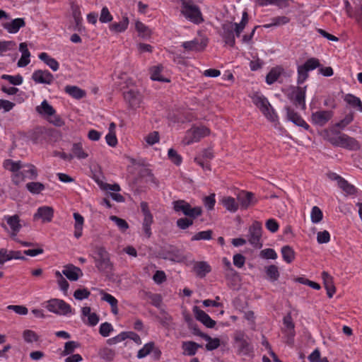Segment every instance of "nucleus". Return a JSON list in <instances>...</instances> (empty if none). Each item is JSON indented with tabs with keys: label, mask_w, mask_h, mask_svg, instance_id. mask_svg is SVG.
I'll list each match as a JSON object with an SVG mask.
<instances>
[{
	"label": "nucleus",
	"mask_w": 362,
	"mask_h": 362,
	"mask_svg": "<svg viewBox=\"0 0 362 362\" xmlns=\"http://www.w3.org/2000/svg\"><path fill=\"white\" fill-rule=\"evenodd\" d=\"M4 167L13 173L12 180L16 185H18L24 180L25 177L30 179H35L37 177V170L35 165L30 163H23L21 161L6 160Z\"/></svg>",
	"instance_id": "nucleus-1"
},
{
	"label": "nucleus",
	"mask_w": 362,
	"mask_h": 362,
	"mask_svg": "<svg viewBox=\"0 0 362 362\" xmlns=\"http://www.w3.org/2000/svg\"><path fill=\"white\" fill-rule=\"evenodd\" d=\"M247 22L248 15L246 11H244L243 13L242 21L240 23L228 22L223 24L221 36L224 40V42L230 46L233 47L235 42L234 32L235 33V35L239 37Z\"/></svg>",
	"instance_id": "nucleus-2"
},
{
	"label": "nucleus",
	"mask_w": 362,
	"mask_h": 362,
	"mask_svg": "<svg viewBox=\"0 0 362 362\" xmlns=\"http://www.w3.org/2000/svg\"><path fill=\"white\" fill-rule=\"evenodd\" d=\"M253 103L259 109L264 117L272 122H276L278 117L268 100L262 94L255 93L252 96Z\"/></svg>",
	"instance_id": "nucleus-3"
},
{
	"label": "nucleus",
	"mask_w": 362,
	"mask_h": 362,
	"mask_svg": "<svg viewBox=\"0 0 362 362\" xmlns=\"http://www.w3.org/2000/svg\"><path fill=\"white\" fill-rule=\"evenodd\" d=\"M210 133V129L204 126H194L186 132L182 143L183 145L187 146L199 142L202 138L209 136Z\"/></svg>",
	"instance_id": "nucleus-4"
},
{
	"label": "nucleus",
	"mask_w": 362,
	"mask_h": 362,
	"mask_svg": "<svg viewBox=\"0 0 362 362\" xmlns=\"http://www.w3.org/2000/svg\"><path fill=\"white\" fill-rule=\"evenodd\" d=\"M181 13L187 19L197 24L204 21L199 8L191 0H181Z\"/></svg>",
	"instance_id": "nucleus-5"
},
{
	"label": "nucleus",
	"mask_w": 362,
	"mask_h": 362,
	"mask_svg": "<svg viewBox=\"0 0 362 362\" xmlns=\"http://www.w3.org/2000/svg\"><path fill=\"white\" fill-rule=\"evenodd\" d=\"M235 346L239 355L249 356L253 351L249 337L243 331H236L233 336Z\"/></svg>",
	"instance_id": "nucleus-6"
},
{
	"label": "nucleus",
	"mask_w": 362,
	"mask_h": 362,
	"mask_svg": "<svg viewBox=\"0 0 362 362\" xmlns=\"http://www.w3.org/2000/svg\"><path fill=\"white\" fill-rule=\"evenodd\" d=\"M97 257L95 259V267L100 272L109 273L112 270L113 264L110 261V255L103 247L96 248Z\"/></svg>",
	"instance_id": "nucleus-7"
},
{
	"label": "nucleus",
	"mask_w": 362,
	"mask_h": 362,
	"mask_svg": "<svg viewBox=\"0 0 362 362\" xmlns=\"http://www.w3.org/2000/svg\"><path fill=\"white\" fill-rule=\"evenodd\" d=\"M329 142L337 146L348 148L349 150H357L359 148L358 141L344 134H337L329 139Z\"/></svg>",
	"instance_id": "nucleus-8"
},
{
	"label": "nucleus",
	"mask_w": 362,
	"mask_h": 362,
	"mask_svg": "<svg viewBox=\"0 0 362 362\" xmlns=\"http://www.w3.org/2000/svg\"><path fill=\"white\" fill-rule=\"evenodd\" d=\"M262 230V224L258 221L253 222L248 229L247 240L252 246L257 249L261 248L263 245Z\"/></svg>",
	"instance_id": "nucleus-9"
},
{
	"label": "nucleus",
	"mask_w": 362,
	"mask_h": 362,
	"mask_svg": "<svg viewBox=\"0 0 362 362\" xmlns=\"http://www.w3.org/2000/svg\"><path fill=\"white\" fill-rule=\"evenodd\" d=\"M320 66V62L316 58L308 59L303 65L298 66V84H301L308 78V72Z\"/></svg>",
	"instance_id": "nucleus-10"
},
{
	"label": "nucleus",
	"mask_w": 362,
	"mask_h": 362,
	"mask_svg": "<svg viewBox=\"0 0 362 362\" xmlns=\"http://www.w3.org/2000/svg\"><path fill=\"white\" fill-rule=\"evenodd\" d=\"M334 116L332 110H317L311 114V122L314 125L324 127Z\"/></svg>",
	"instance_id": "nucleus-11"
},
{
	"label": "nucleus",
	"mask_w": 362,
	"mask_h": 362,
	"mask_svg": "<svg viewBox=\"0 0 362 362\" xmlns=\"http://www.w3.org/2000/svg\"><path fill=\"white\" fill-rule=\"evenodd\" d=\"M46 308L49 311L57 315H64L71 312L70 305L59 299H52L49 300Z\"/></svg>",
	"instance_id": "nucleus-12"
},
{
	"label": "nucleus",
	"mask_w": 362,
	"mask_h": 362,
	"mask_svg": "<svg viewBox=\"0 0 362 362\" xmlns=\"http://www.w3.org/2000/svg\"><path fill=\"white\" fill-rule=\"evenodd\" d=\"M208 43L207 37L200 36L192 40L184 42L182 44L183 48L188 52H202L206 48Z\"/></svg>",
	"instance_id": "nucleus-13"
},
{
	"label": "nucleus",
	"mask_w": 362,
	"mask_h": 362,
	"mask_svg": "<svg viewBox=\"0 0 362 362\" xmlns=\"http://www.w3.org/2000/svg\"><path fill=\"white\" fill-rule=\"evenodd\" d=\"M4 219L6 221V223L10 228V237L17 240L16 236L21 229L22 228L21 220L18 214L12 216H5Z\"/></svg>",
	"instance_id": "nucleus-14"
},
{
	"label": "nucleus",
	"mask_w": 362,
	"mask_h": 362,
	"mask_svg": "<svg viewBox=\"0 0 362 362\" xmlns=\"http://www.w3.org/2000/svg\"><path fill=\"white\" fill-rule=\"evenodd\" d=\"M124 98L132 109L139 107L143 100L141 94L132 88L124 92Z\"/></svg>",
	"instance_id": "nucleus-15"
},
{
	"label": "nucleus",
	"mask_w": 362,
	"mask_h": 362,
	"mask_svg": "<svg viewBox=\"0 0 362 362\" xmlns=\"http://www.w3.org/2000/svg\"><path fill=\"white\" fill-rule=\"evenodd\" d=\"M12 259H25L22 255L21 252L18 250H8L5 248L0 249V265H3L6 262Z\"/></svg>",
	"instance_id": "nucleus-16"
},
{
	"label": "nucleus",
	"mask_w": 362,
	"mask_h": 362,
	"mask_svg": "<svg viewBox=\"0 0 362 362\" xmlns=\"http://www.w3.org/2000/svg\"><path fill=\"white\" fill-rule=\"evenodd\" d=\"M33 80L37 83L50 84L54 80L53 75L48 71L37 70L32 75Z\"/></svg>",
	"instance_id": "nucleus-17"
},
{
	"label": "nucleus",
	"mask_w": 362,
	"mask_h": 362,
	"mask_svg": "<svg viewBox=\"0 0 362 362\" xmlns=\"http://www.w3.org/2000/svg\"><path fill=\"white\" fill-rule=\"evenodd\" d=\"M193 312L197 320L203 323L206 327L212 328L215 326L216 322L212 320L208 314L200 310L198 307L194 306Z\"/></svg>",
	"instance_id": "nucleus-18"
},
{
	"label": "nucleus",
	"mask_w": 362,
	"mask_h": 362,
	"mask_svg": "<svg viewBox=\"0 0 362 362\" xmlns=\"http://www.w3.org/2000/svg\"><path fill=\"white\" fill-rule=\"evenodd\" d=\"M62 274L65 275L70 281H77L82 276L81 270L73 264L65 265Z\"/></svg>",
	"instance_id": "nucleus-19"
},
{
	"label": "nucleus",
	"mask_w": 362,
	"mask_h": 362,
	"mask_svg": "<svg viewBox=\"0 0 362 362\" xmlns=\"http://www.w3.org/2000/svg\"><path fill=\"white\" fill-rule=\"evenodd\" d=\"M54 214L53 209L50 206L40 207L34 215V218H41L43 222H50Z\"/></svg>",
	"instance_id": "nucleus-20"
},
{
	"label": "nucleus",
	"mask_w": 362,
	"mask_h": 362,
	"mask_svg": "<svg viewBox=\"0 0 362 362\" xmlns=\"http://www.w3.org/2000/svg\"><path fill=\"white\" fill-rule=\"evenodd\" d=\"M322 278L328 297L332 298L333 295L336 292V288L334 284L332 276H331L327 272H323L322 273Z\"/></svg>",
	"instance_id": "nucleus-21"
},
{
	"label": "nucleus",
	"mask_w": 362,
	"mask_h": 362,
	"mask_svg": "<svg viewBox=\"0 0 362 362\" xmlns=\"http://www.w3.org/2000/svg\"><path fill=\"white\" fill-rule=\"evenodd\" d=\"M194 334L202 337L207 341L206 349L208 351L214 350L220 346V340L218 338H211L209 335L199 332L196 328H194Z\"/></svg>",
	"instance_id": "nucleus-22"
},
{
	"label": "nucleus",
	"mask_w": 362,
	"mask_h": 362,
	"mask_svg": "<svg viewBox=\"0 0 362 362\" xmlns=\"http://www.w3.org/2000/svg\"><path fill=\"white\" fill-rule=\"evenodd\" d=\"M25 25V22L23 18H18L13 20L11 22L5 23L3 25V27L9 33H16L18 32L21 28H23Z\"/></svg>",
	"instance_id": "nucleus-23"
},
{
	"label": "nucleus",
	"mask_w": 362,
	"mask_h": 362,
	"mask_svg": "<svg viewBox=\"0 0 362 362\" xmlns=\"http://www.w3.org/2000/svg\"><path fill=\"white\" fill-rule=\"evenodd\" d=\"M19 50L22 52V56L18 62V66L19 67H24L30 63V53L27 48V44L25 42H21L20 44Z\"/></svg>",
	"instance_id": "nucleus-24"
},
{
	"label": "nucleus",
	"mask_w": 362,
	"mask_h": 362,
	"mask_svg": "<svg viewBox=\"0 0 362 362\" xmlns=\"http://www.w3.org/2000/svg\"><path fill=\"white\" fill-rule=\"evenodd\" d=\"M35 110L37 112H38L45 119L47 118L49 115L54 114L55 111L54 107L50 105L46 100H43L40 105L37 106Z\"/></svg>",
	"instance_id": "nucleus-25"
},
{
	"label": "nucleus",
	"mask_w": 362,
	"mask_h": 362,
	"mask_svg": "<svg viewBox=\"0 0 362 362\" xmlns=\"http://www.w3.org/2000/svg\"><path fill=\"white\" fill-rule=\"evenodd\" d=\"M333 178L337 181L338 186L348 194H354L356 192L354 186L349 184L344 178L337 175H334Z\"/></svg>",
	"instance_id": "nucleus-26"
},
{
	"label": "nucleus",
	"mask_w": 362,
	"mask_h": 362,
	"mask_svg": "<svg viewBox=\"0 0 362 362\" xmlns=\"http://www.w3.org/2000/svg\"><path fill=\"white\" fill-rule=\"evenodd\" d=\"M288 119L299 127H304L305 129L309 128V125L303 119V118L296 112L287 108Z\"/></svg>",
	"instance_id": "nucleus-27"
},
{
	"label": "nucleus",
	"mask_w": 362,
	"mask_h": 362,
	"mask_svg": "<svg viewBox=\"0 0 362 362\" xmlns=\"http://www.w3.org/2000/svg\"><path fill=\"white\" fill-rule=\"evenodd\" d=\"M221 202L230 212L235 213L238 209V203L233 197H224L221 199Z\"/></svg>",
	"instance_id": "nucleus-28"
},
{
	"label": "nucleus",
	"mask_w": 362,
	"mask_h": 362,
	"mask_svg": "<svg viewBox=\"0 0 362 362\" xmlns=\"http://www.w3.org/2000/svg\"><path fill=\"white\" fill-rule=\"evenodd\" d=\"M182 347L184 350V354L194 356L196 354L197 349L202 347V345L192 341H184Z\"/></svg>",
	"instance_id": "nucleus-29"
},
{
	"label": "nucleus",
	"mask_w": 362,
	"mask_h": 362,
	"mask_svg": "<svg viewBox=\"0 0 362 362\" xmlns=\"http://www.w3.org/2000/svg\"><path fill=\"white\" fill-rule=\"evenodd\" d=\"M129 25V20L127 17H123L122 20L118 23H113L110 25V30L115 33H119L126 30Z\"/></svg>",
	"instance_id": "nucleus-30"
},
{
	"label": "nucleus",
	"mask_w": 362,
	"mask_h": 362,
	"mask_svg": "<svg viewBox=\"0 0 362 362\" xmlns=\"http://www.w3.org/2000/svg\"><path fill=\"white\" fill-rule=\"evenodd\" d=\"M163 67L162 65L153 66L150 68L151 79L162 82H169L170 81L163 78L160 73Z\"/></svg>",
	"instance_id": "nucleus-31"
},
{
	"label": "nucleus",
	"mask_w": 362,
	"mask_h": 362,
	"mask_svg": "<svg viewBox=\"0 0 362 362\" xmlns=\"http://www.w3.org/2000/svg\"><path fill=\"white\" fill-rule=\"evenodd\" d=\"M74 218L75 220V225H74V236L76 238H78L82 235V230H83V226L84 219L83 217L79 214L78 213H74Z\"/></svg>",
	"instance_id": "nucleus-32"
},
{
	"label": "nucleus",
	"mask_w": 362,
	"mask_h": 362,
	"mask_svg": "<svg viewBox=\"0 0 362 362\" xmlns=\"http://www.w3.org/2000/svg\"><path fill=\"white\" fill-rule=\"evenodd\" d=\"M344 101L352 107L362 112V103L358 97L352 94H347L344 97Z\"/></svg>",
	"instance_id": "nucleus-33"
},
{
	"label": "nucleus",
	"mask_w": 362,
	"mask_h": 362,
	"mask_svg": "<svg viewBox=\"0 0 362 362\" xmlns=\"http://www.w3.org/2000/svg\"><path fill=\"white\" fill-rule=\"evenodd\" d=\"M194 271L197 276L204 277L211 271L210 266L205 262H197L194 266Z\"/></svg>",
	"instance_id": "nucleus-34"
},
{
	"label": "nucleus",
	"mask_w": 362,
	"mask_h": 362,
	"mask_svg": "<svg viewBox=\"0 0 362 362\" xmlns=\"http://www.w3.org/2000/svg\"><path fill=\"white\" fill-rule=\"evenodd\" d=\"M254 194L252 192H242L238 194L237 198L243 208L246 209L252 203Z\"/></svg>",
	"instance_id": "nucleus-35"
},
{
	"label": "nucleus",
	"mask_w": 362,
	"mask_h": 362,
	"mask_svg": "<svg viewBox=\"0 0 362 362\" xmlns=\"http://www.w3.org/2000/svg\"><path fill=\"white\" fill-rule=\"evenodd\" d=\"M39 58L43 61L52 70L56 71L59 69V63L56 59L49 57L47 53L42 52L39 55Z\"/></svg>",
	"instance_id": "nucleus-36"
},
{
	"label": "nucleus",
	"mask_w": 362,
	"mask_h": 362,
	"mask_svg": "<svg viewBox=\"0 0 362 362\" xmlns=\"http://www.w3.org/2000/svg\"><path fill=\"white\" fill-rule=\"evenodd\" d=\"M306 88V86L303 88L297 87L293 93L296 102L300 105L303 109L305 108V98Z\"/></svg>",
	"instance_id": "nucleus-37"
},
{
	"label": "nucleus",
	"mask_w": 362,
	"mask_h": 362,
	"mask_svg": "<svg viewBox=\"0 0 362 362\" xmlns=\"http://www.w3.org/2000/svg\"><path fill=\"white\" fill-rule=\"evenodd\" d=\"M72 155L78 159H85L88 156L87 152H86L81 143H75L73 144L71 148Z\"/></svg>",
	"instance_id": "nucleus-38"
},
{
	"label": "nucleus",
	"mask_w": 362,
	"mask_h": 362,
	"mask_svg": "<svg viewBox=\"0 0 362 362\" xmlns=\"http://www.w3.org/2000/svg\"><path fill=\"white\" fill-rule=\"evenodd\" d=\"M282 68L279 66L274 67L271 69V71L269 72V74L266 76V82L271 85L273 83H274L278 78L280 76L281 72H282Z\"/></svg>",
	"instance_id": "nucleus-39"
},
{
	"label": "nucleus",
	"mask_w": 362,
	"mask_h": 362,
	"mask_svg": "<svg viewBox=\"0 0 362 362\" xmlns=\"http://www.w3.org/2000/svg\"><path fill=\"white\" fill-rule=\"evenodd\" d=\"M65 91L70 95L76 99H80L84 97L86 93L82 89L74 86H67L65 88Z\"/></svg>",
	"instance_id": "nucleus-40"
},
{
	"label": "nucleus",
	"mask_w": 362,
	"mask_h": 362,
	"mask_svg": "<svg viewBox=\"0 0 362 362\" xmlns=\"http://www.w3.org/2000/svg\"><path fill=\"white\" fill-rule=\"evenodd\" d=\"M191 205L185 200H177L173 202V209L176 212L182 211L184 215H187Z\"/></svg>",
	"instance_id": "nucleus-41"
},
{
	"label": "nucleus",
	"mask_w": 362,
	"mask_h": 362,
	"mask_svg": "<svg viewBox=\"0 0 362 362\" xmlns=\"http://www.w3.org/2000/svg\"><path fill=\"white\" fill-rule=\"evenodd\" d=\"M281 254L283 259L287 263H291L295 258V252L288 245L284 246L281 248Z\"/></svg>",
	"instance_id": "nucleus-42"
},
{
	"label": "nucleus",
	"mask_w": 362,
	"mask_h": 362,
	"mask_svg": "<svg viewBox=\"0 0 362 362\" xmlns=\"http://www.w3.org/2000/svg\"><path fill=\"white\" fill-rule=\"evenodd\" d=\"M284 325L285 326V332H287L288 334H291V336L294 335V323L293 322L291 315L288 313L284 317L283 320Z\"/></svg>",
	"instance_id": "nucleus-43"
},
{
	"label": "nucleus",
	"mask_w": 362,
	"mask_h": 362,
	"mask_svg": "<svg viewBox=\"0 0 362 362\" xmlns=\"http://www.w3.org/2000/svg\"><path fill=\"white\" fill-rule=\"evenodd\" d=\"M155 344L153 342H149L146 344L137 353L138 358H143L150 354L151 352L153 351Z\"/></svg>",
	"instance_id": "nucleus-44"
},
{
	"label": "nucleus",
	"mask_w": 362,
	"mask_h": 362,
	"mask_svg": "<svg viewBox=\"0 0 362 362\" xmlns=\"http://www.w3.org/2000/svg\"><path fill=\"white\" fill-rule=\"evenodd\" d=\"M289 18L286 16H277L272 19V23L264 25V28H269L272 26H280L289 22Z\"/></svg>",
	"instance_id": "nucleus-45"
},
{
	"label": "nucleus",
	"mask_w": 362,
	"mask_h": 362,
	"mask_svg": "<svg viewBox=\"0 0 362 362\" xmlns=\"http://www.w3.org/2000/svg\"><path fill=\"white\" fill-rule=\"evenodd\" d=\"M110 219L112 221L121 232L124 233L129 228L128 223L123 218L117 216H111Z\"/></svg>",
	"instance_id": "nucleus-46"
},
{
	"label": "nucleus",
	"mask_w": 362,
	"mask_h": 362,
	"mask_svg": "<svg viewBox=\"0 0 362 362\" xmlns=\"http://www.w3.org/2000/svg\"><path fill=\"white\" fill-rule=\"evenodd\" d=\"M323 218L322 210L318 206H313L310 213V219L313 223H320Z\"/></svg>",
	"instance_id": "nucleus-47"
},
{
	"label": "nucleus",
	"mask_w": 362,
	"mask_h": 362,
	"mask_svg": "<svg viewBox=\"0 0 362 362\" xmlns=\"http://www.w3.org/2000/svg\"><path fill=\"white\" fill-rule=\"evenodd\" d=\"M26 188L32 194H39L45 189V186L41 182H32L26 185Z\"/></svg>",
	"instance_id": "nucleus-48"
},
{
	"label": "nucleus",
	"mask_w": 362,
	"mask_h": 362,
	"mask_svg": "<svg viewBox=\"0 0 362 362\" xmlns=\"http://www.w3.org/2000/svg\"><path fill=\"white\" fill-rule=\"evenodd\" d=\"M153 222V218H144L142 223V230L144 235L149 238L151 236V226Z\"/></svg>",
	"instance_id": "nucleus-49"
},
{
	"label": "nucleus",
	"mask_w": 362,
	"mask_h": 362,
	"mask_svg": "<svg viewBox=\"0 0 362 362\" xmlns=\"http://www.w3.org/2000/svg\"><path fill=\"white\" fill-rule=\"evenodd\" d=\"M23 338L27 343H33L39 339V336L33 330L25 329L23 332Z\"/></svg>",
	"instance_id": "nucleus-50"
},
{
	"label": "nucleus",
	"mask_w": 362,
	"mask_h": 362,
	"mask_svg": "<svg viewBox=\"0 0 362 362\" xmlns=\"http://www.w3.org/2000/svg\"><path fill=\"white\" fill-rule=\"evenodd\" d=\"M55 276L57 278V284L60 288L64 293H66L69 286L68 281L63 277L62 274L59 271H57L55 272Z\"/></svg>",
	"instance_id": "nucleus-51"
},
{
	"label": "nucleus",
	"mask_w": 362,
	"mask_h": 362,
	"mask_svg": "<svg viewBox=\"0 0 362 362\" xmlns=\"http://www.w3.org/2000/svg\"><path fill=\"white\" fill-rule=\"evenodd\" d=\"M266 273L267 276L272 281H276L279 276L278 268L275 265H270L266 267Z\"/></svg>",
	"instance_id": "nucleus-52"
},
{
	"label": "nucleus",
	"mask_w": 362,
	"mask_h": 362,
	"mask_svg": "<svg viewBox=\"0 0 362 362\" xmlns=\"http://www.w3.org/2000/svg\"><path fill=\"white\" fill-rule=\"evenodd\" d=\"M212 235V231L211 230L201 231L197 233H196L192 238V241L196 240H209L211 239Z\"/></svg>",
	"instance_id": "nucleus-53"
},
{
	"label": "nucleus",
	"mask_w": 362,
	"mask_h": 362,
	"mask_svg": "<svg viewBox=\"0 0 362 362\" xmlns=\"http://www.w3.org/2000/svg\"><path fill=\"white\" fill-rule=\"evenodd\" d=\"M46 119L49 123L56 127H62L64 124V121L59 115L56 114V110L54 111V114L49 115Z\"/></svg>",
	"instance_id": "nucleus-54"
},
{
	"label": "nucleus",
	"mask_w": 362,
	"mask_h": 362,
	"mask_svg": "<svg viewBox=\"0 0 362 362\" xmlns=\"http://www.w3.org/2000/svg\"><path fill=\"white\" fill-rule=\"evenodd\" d=\"M99 20L103 23H107L112 21V16L106 6L102 8Z\"/></svg>",
	"instance_id": "nucleus-55"
},
{
	"label": "nucleus",
	"mask_w": 362,
	"mask_h": 362,
	"mask_svg": "<svg viewBox=\"0 0 362 362\" xmlns=\"http://www.w3.org/2000/svg\"><path fill=\"white\" fill-rule=\"evenodd\" d=\"M72 16L75 21L76 25L78 30H80L81 28L82 18L81 16V11L78 6L72 7Z\"/></svg>",
	"instance_id": "nucleus-56"
},
{
	"label": "nucleus",
	"mask_w": 362,
	"mask_h": 362,
	"mask_svg": "<svg viewBox=\"0 0 362 362\" xmlns=\"http://www.w3.org/2000/svg\"><path fill=\"white\" fill-rule=\"evenodd\" d=\"M79 346V344L74 341H68L65 344L64 349L62 352L64 356L72 354L74 350Z\"/></svg>",
	"instance_id": "nucleus-57"
},
{
	"label": "nucleus",
	"mask_w": 362,
	"mask_h": 362,
	"mask_svg": "<svg viewBox=\"0 0 362 362\" xmlns=\"http://www.w3.org/2000/svg\"><path fill=\"white\" fill-rule=\"evenodd\" d=\"M160 137L159 134L158 132H152L149 133L148 135H146L144 138V140L146 142L150 145L152 146L159 141Z\"/></svg>",
	"instance_id": "nucleus-58"
},
{
	"label": "nucleus",
	"mask_w": 362,
	"mask_h": 362,
	"mask_svg": "<svg viewBox=\"0 0 362 362\" xmlns=\"http://www.w3.org/2000/svg\"><path fill=\"white\" fill-rule=\"evenodd\" d=\"M16 46L13 41H0V55L4 52L13 49Z\"/></svg>",
	"instance_id": "nucleus-59"
},
{
	"label": "nucleus",
	"mask_w": 362,
	"mask_h": 362,
	"mask_svg": "<svg viewBox=\"0 0 362 362\" xmlns=\"http://www.w3.org/2000/svg\"><path fill=\"white\" fill-rule=\"evenodd\" d=\"M113 331V327L110 323L104 322L100 326L99 332L104 337H107L110 335V332Z\"/></svg>",
	"instance_id": "nucleus-60"
},
{
	"label": "nucleus",
	"mask_w": 362,
	"mask_h": 362,
	"mask_svg": "<svg viewBox=\"0 0 362 362\" xmlns=\"http://www.w3.org/2000/svg\"><path fill=\"white\" fill-rule=\"evenodd\" d=\"M100 357L107 361H111L115 356V351L108 348H104L99 352Z\"/></svg>",
	"instance_id": "nucleus-61"
},
{
	"label": "nucleus",
	"mask_w": 362,
	"mask_h": 362,
	"mask_svg": "<svg viewBox=\"0 0 362 362\" xmlns=\"http://www.w3.org/2000/svg\"><path fill=\"white\" fill-rule=\"evenodd\" d=\"M330 240V235L327 230L318 232L317 234V240L320 244L327 243Z\"/></svg>",
	"instance_id": "nucleus-62"
},
{
	"label": "nucleus",
	"mask_w": 362,
	"mask_h": 362,
	"mask_svg": "<svg viewBox=\"0 0 362 362\" xmlns=\"http://www.w3.org/2000/svg\"><path fill=\"white\" fill-rule=\"evenodd\" d=\"M260 256L265 259H275L277 258L276 252H275L274 250L271 248L262 250L260 252Z\"/></svg>",
	"instance_id": "nucleus-63"
},
{
	"label": "nucleus",
	"mask_w": 362,
	"mask_h": 362,
	"mask_svg": "<svg viewBox=\"0 0 362 362\" xmlns=\"http://www.w3.org/2000/svg\"><path fill=\"white\" fill-rule=\"evenodd\" d=\"M90 293L86 288H79L75 291L74 296L77 300H83L88 298Z\"/></svg>",
	"instance_id": "nucleus-64"
}]
</instances>
